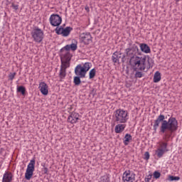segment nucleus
Listing matches in <instances>:
<instances>
[{
  "label": "nucleus",
  "mask_w": 182,
  "mask_h": 182,
  "mask_svg": "<svg viewBox=\"0 0 182 182\" xmlns=\"http://www.w3.org/2000/svg\"><path fill=\"white\" fill-rule=\"evenodd\" d=\"M160 123H161L160 127V132L166 134V132L168 130V132H170L169 134H171V133H173V132H176L178 127V122H177V119H176V118L170 117L167 121L166 120V117H164V115L160 114L154 121L153 126L154 132H157V129H159Z\"/></svg>",
  "instance_id": "nucleus-1"
},
{
  "label": "nucleus",
  "mask_w": 182,
  "mask_h": 182,
  "mask_svg": "<svg viewBox=\"0 0 182 182\" xmlns=\"http://www.w3.org/2000/svg\"><path fill=\"white\" fill-rule=\"evenodd\" d=\"M170 137H171V134L168 133H165L163 137V140L164 141H160L157 142L156 150L155 151V156H156L158 159H161V157L164 156V154L168 151V149H167L168 144L167 143V141H168Z\"/></svg>",
  "instance_id": "nucleus-2"
},
{
  "label": "nucleus",
  "mask_w": 182,
  "mask_h": 182,
  "mask_svg": "<svg viewBox=\"0 0 182 182\" xmlns=\"http://www.w3.org/2000/svg\"><path fill=\"white\" fill-rule=\"evenodd\" d=\"M130 63L134 70H146L150 69V66L147 65V58L146 56L136 55L130 59Z\"/></svg>",
  "instance_id": "nucleus-3"
},
{
  "label": "nucleus",
  "mask_w": 182,
  "mask_h": 182,
  "mask_svg": "<svg viewBox=\"0 0 182 182\" xmlns=\"http://www.w3.org/2000/svg\"><path fill=\"white\" fill-rule=\"evenodd\" d=\"M72 54L65 52L60 55L61 65L59 76L60 79H65L66 76V69L70 68V60H72Z\"/></svg>",
  "instance_id": "nucleus-4"
},
{
  "label": "nucleus",
  "mask_w": 182,
  "mask_h": 182,
  "mask_svg": "<svg viewBox=\"0 0 182 182\" xmlns=\"http://www.w3.org/2000/svg\"><path fill=\"white\" fill-rule=\"evenodd\" d=\"M113 119L115 123H127L129 112L122 109H118L113 114Z\"/></svg>",
  "instance_id": "nucleus-5"
},
{
  "label": "nucleus",
  "mask_w": 182,
  "mask_h": 182,
  "mask_svg": "<svg viewBox=\"0 0 182 182\" xmlns=\"http://www.w3.org/2000/svg\"><path fill=\"white\" fill-rule=\"evenodd\" d=\"M90 68H92V63L87 62L84 64H79L75 68V74L77 76H80L81 79L86 77V73L90 70Z\"/></svg>",
  "instance_id": "nucleus-6"
},
{
  "label": "nucleus",
  "mask_w": 182,
  "mask_h": 182,
  "mask_svg": "<svg viewBox=\"0 0 182 182\" xmlns=\"http://www.w3.org/2000/svg\"><path fill=\"white\" fill-rule=\"evenodd\" d=\"M31 36L36 43H41L43 41V31L38 27H35L31 31Z\"/></svg>",
  "instance_id": "nucleus-7"
},
{
  "label": "nucleus",
  "mask_w": 182,
  "mask_h": 182,
  "mask_svg": "<svg viewBox=\"0 0 182 182\" xmlns=\"http://www.w3.org/2000/svg\"><path fill=\"white\" fill-rule=\"evenodd\" d=\"M35 159H31L30 163L27 166V168L25 173L26 180H31L33 176V171H35Z\"/></svg>",
  "instance_id": "nucleus-8"
},
{
  "label": "nucleus",
  "mask_w": 182,
  "mask_h": 182,
  "mask_svg": "<svg viewBox=\"0 0 182 182\" xmlns=\"http://www.w3.org/2000/svg\"><path fill=\"white\" fill-rule=\"evenodd\" d=\"M123 182H134L136 181V173L130 170L125 171L122 174Z\"/></svg>",
  "instance_id": "nucleus-9"
},
{
  "label": "nucleus",
  "mask_w": 182,
  "mask_h": 182,
  "mask_svg": "<svg viewBox=\"0 0 182 182\" xmlns=\"http://www.w3.org/2000/svg\"><path fill=\"white\" fill-rule=\"evenodd\" d=\"M49 22L51 26H59L62 23V17L58 14H51L49 18Z\"/></svg>",
  "instance_id": "nucleus-10"
},
{
  "label": "nucleus",
  "mask_w": 182,
  "mask_h": 182,
  "mask_svg": "<svg viewBox=\"0 0 182 182\" xmlns=\"http://www.w3.org/2000/svg\"><path fill=\"white\" fill-rule=\"evenodd\" d=\"M138 52V55L141 56V53L139 50V47L135 46V48H127L125 50V53L128 58L130 59H133V58H136V53Z\"/></svg>",
  "instance_id": "nucleus-11"
},
{
  "label": "nucleus",
  "mask_w": 182,
  "mask_h": 182,
  "mask_svg": "<svg viewBox=\"0 0 182 182\" xmlns=\"http://www.w3.org/2000/svg\"><path fill=\"white\" fill-rule=\"evenodd\" d=\"M73 29V28H72L71 27H57L55 28V33H57V35H62L63 36L66 37L68 35H70V32H72Z\"/></svg>",
  "instance_id": "nucleus-12"
},
{
  "label": "nucleus",
  "mask_w": 182,
  "mask_h": 182,
  "mask_svg": "<svg viewBox=\"0 0 182 182\" xmlns=\"http://www.w3.org/2000/svg\"><path fill=\"white\" fill-rule=\"evenodd\" d=\"M80 40L85 45H89L92 42V35L89 32H85L80 34Z\"/></svg>",
  "instance_id": "nucleus-13"
},
{
  "label": "nucleus",
  "mask_w": 182,
  "mask_h": 182,
  "mask_svg": "<svg viewBox=\"0 0 182 182\" xmlns=\"http://www.w3.org/2000/svg\"><path fill=\"white\" fill-rule=\"evenodd\" d=\"M38 89L41 93H42V95H43L44 96H48V95L49 94V87L47 84H46L45 82H41L39 83Z\"/></svg>",
  "instance_id": "nucleus-14"
},
{
  "label": "nucleus",
  "mask_w": 182,
  "mask_h": 182,
  "mask_svg": "<svg viewBox=\"0 0 182 182\" xmlns=\"http://www.w3.org/2000/svg\"><path fill=\"white\" fill-rule=\"evenodd\" d=\"M77 120H79V114L76 112H72L70 116H68V122L71 124H75L77 123Z\"/></svg>",
  "instance_id": "nucleus-15"
},
{
  "label": "nucleus",
  "mask_w": 182,
  "mask_h": 182,
  "mask_svg": "<svg viewBox=\"0 0 182 182\" xmlns=\"http://www.w3.org/2000/svg\"><path fill=\"white\" fill-rule=\"evenodd\" d=\"M114 127V132L117 134H120L124 132L126 129V123H117Z\"/></svg>",
  "instance_id": "nucleus-16"
},
{
  "label": "nucleus",
  "mask_w": 182,
  "mask_h": 182,
  "mask_svg": "<svg viewBox=\"0 0 182 182\" xmlns=\"http://www.w3.org/2000/svg\"><path fill=\"white\" fill-rule=\"evenodd\" d=\"M14 180V175L9 172L6 171L3 175L2 182H12Z\"/></svg>",
  "instance_id": "nucleus-17"
},
{
  "label": "nucleus",
  "mask_w": 182,
  "mask_h": 182,
  "mask_svg": "<svg viewBox=\"0 0 182 182\" xmlns=\"http://www.w3.org/2000/svg\"><path fill=\"white\" fill-rule=\"evenodd\" d=\"M139 48L144 53H150L151 52L150 47L146 43H140Z\"/></svg>",
  "instance_id": "nucleus-18"
},
{
  "label": "nucleus",
  "mask_w": 182,
  "mask_h": 182,
  "mask_svg": "<svg viewBox=\"0 0 182 182\" xmlns=\"http://www.w3.org/2000/svg\"><path fill=\"white\" fill-rule=\"evenodd\" d=\"M120 58H122V53L119 52H114L112 56V62H114V63H117Z\"/></svg>",
  "instance_id": "nucleus-19"
},
{
  "label": "nucleus",
  "mask_w": 182,
  "mask_h": 182,
  "mask_svg": "<svg viewBox=\"0 0 182 182\" xmlns=\"http://www.w3.org/2000/svg\"><path fill=\"white\" fill-rule=\"evenodd\" d=\"M161 80V73L160 72L156 71L154 75V83H159Z\"/></svg>",
  "instance_id": "nucleus-20"
},
{
  "label": "nucleus",
  "mask_w": 182,
  "mask_h": 182,
  "mask_svg": "<svg viewBox=\"0 0 182 182\" xmlns=\"http://www.w3.org/2000/svg\"><path fill=\"white\" fill-rule=\"evenodd\" d=\"M132 139V135H130V134H127L124 136V146H128Z\"/></svg>",
  "instance_id": "nucleus-21"
},
{
  "label": "nucleus",
  "mask_w": 182,
  "mask_h": 182,
  "mask_svg": "<svg viewBox=\"0 0 182 182\" xmlns=\"http://www.w3.org/2000/svg\"><path fill=\"white\" fill-rule=\"evenodd\" d=\"M80 78L81 77L79 75L74 77L73 83L75 84V86H79V85H80V83H82Z\"/></svg>",
  "instance_id": "nucleus-22"
},
{
  "label": "nucleus",
  "mask_w": 182,
  "mask_h": 182,
  "mask_svg": "<svg viewBox=\"0 0 182 182\" xmlns=\"http://www.w3.org/2000/svg\"><path fill=\"white\" fill-rule=\"evenodd\" d=\"M17 92H18L19 93H21V95L23 96H25V93L26 92V88H25V87H23V86H19L17 88Z\"/></svg>",
  "instance_id": "nucleus-23"
},
{
  "label": "nucleus",
  "mask_w": 182,
  "mask_h": 182,
  "mask_svg": "<svg viewBox=\"0 0 182 182\" xmlns=\"http://www.w3.org/2000/svg\"><path fill=\"white\" fill-rule=\"evenodd\" d=\"M71 50H76L77 49V41L75 40L73 41V43L70 45Z\"/></svg>",
  "instance_id": "nucleus-24"
},
{
  "label": "nucleus",
  "mask_w": 182,
  "mask_h": 182,
  "mask_svg": "<svg viewBox=\"0 0 182 182\" xmlns=\"http://www.w3.org/2000/svg\"><path fill=\"white\" fill-rule=\"evenodd\" d=\"M96 76V69L92 68L89 72V79H93Z\"/></svg>",
  "instance_id": "nucleus-25"
},
{
  "label": "nucleus",
  "mask_w": 182,
  "mask_h": 182,
  "mask_svg": "<svg viewBox=\"0 0 182 182\" xmlns=\"http://www.w3.org/2000/svg\"><path fill=\"white\" fill-rule=\"evenodd\" d=\"M168 181H178L180 180L179 176H169L168 178Z\"/></svg>",
  "instance_id": "nucleus-26"
},
{
  "label": "nucleus",
  "mask_w": 182,
  "mask_h": 182,
  "mask_svg": "<svg viewBox=\"0 0 182 182\" xmlns=\"http://www.w3.org/2000/svg\"><path fill=\"white\" fill-rule=\"evenodd\" d=\"M153 176H154V178L157 179V178H160V176H161V173H160V172H159L158 171H155L154 172Z\"/></svg>",
  "instance_id": "nucleus-27"
},
{
  "label": "nucleus",
  "mask_w": 182,
  "mask_h": 182,
  "mask_svg": "<svg viewBox=\"0 0 182 182\" xmlns=\"http://www.w3.org/2000/svg\"><path fill=\"white\" fill-rule=\"evenodd\" d=\"M102 182H110V178L107 175H105L102 177Z\"/></svg>",
  "instance_id": "nucleus-28"
},
{
  "label": "nucleus",
  "mask_w": 182,
  "mask_h": 182,
  "mask_svg": "<svg viewBox=\"0 0 182 182\" xmlns=\"http://www.w3.org/2000/svg\"><path fill=\"white\" fill-rule=\"evenodd\" d=\"M65 50L64 51V52H63V53L61 54V55H63V54H65V53H66V52H68V53H70V52H69V50H70V45H67V46H65Z\"/></svg>",
  "instance_id": "nucleus-29"
},
{
  "label": "nucleus",
  "mask_w": 182,
  "mask_h": 182,
  "mask_svg": "<svg viewBox=\"0 0 182 182\" xmlns=\"http://www.w3.org/2000/svg\"><path fill=\"white\" fill-rule=\"evenodd\" d=\"M144 160H149V159H150V153H149V151L144 153Z\"/></svg>",
  "instance_id": "nucleus-30"
},
{
  "label": "nucleus",
  "mask_w": 182,
  "mask_h": 182,
  "mask_svg": "<svg viewBox=\"0 0 182 182\" xmlns=\"http://www.w3.org/2000/svg\"><path fill=\"white\" fill-rule=\"evenodd\" d=\"M15 76H16V73H13L9 74V77L10 80H14V79L15 78Z\"/></svg>",
  "instance_id": "nucleus-31"
},
{
  "label": "nucleus",
  "mask_w": 182,
  "mask_h": 182,
  "mask_svg": "<svg viewBox=\"0 0 182 182\" xmlns=\"http://www.w3.org/2000/svg\"><path fill=\"white\" fill-rule=\"evenodd\" d=\"M135 77H143V73L140 71H137L136 73H135Z\"/></svg>",
  "instance_id": "nucleus-32"
},
{
  "label": "nucleus",
  "mask_w": 182,
  "mask_h": 182,
  "mask_svg": "<svg viewBox=\"0 0 182 182\" xmlns=\"http://www.w3.org/2000/svg\"><path fill=\"white\" fill-rule=\"evenodd\" d=\"M11 6L13 9H14V11H18V9H19V5L18 4H12Z\"/></svg>",
  "instance_id": "nucleus-33"
},
{
  "label": "nucleus",
  "mask_w": 182,
  "mask_h": 182,
  "mask_svg": "<svg viewBox=\"0 0 182 182\" xmlns=\"http://www.w3.org/2000/svg\"><path fill=\"white\" fill-rule=\"evenodd\" d=\"M151 175H148L146 178H145V182H150L151 180Z\"/></svg>",
  "instance_id": "nucleus-34"
},
{
  "label": "nucleus",
  "mask_w": 182,
  "mask_h": 182,
  "mask_svg": "<svg viewBox=\"0 0 182 182\" xmlns=\"http://www.w3.org/2000/svg\"><path fill=\"white\" fill-rule=\"evenodd\" d=\"M85 11H87V12H89L90 9H89V6H86L85 8Z\"/></svg>",
  "instance_id": "nucleus-35"
}]
</instances>
